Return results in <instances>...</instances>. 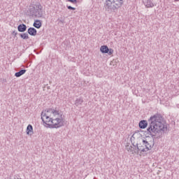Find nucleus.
Wrapping results in <instances>:
<instances>
[{
	"label": "nucleus",
	"instance_id": "1",
	"mask_svg": "<svg viewBox=\"0 0 179 179\" xmlns=\"http://www.w3.org/2000/svg\"><path fill=\"white\" fill-rule=\"evenodd\" d=\"M138 127L140 129L147 128V135H150L152 139H160L163 134L167 132V123L160 113L151 116L148 120H141Z\"/></svg>",
	"mask_w": 179,
	"mask_h": 179
},
{
	"label": "nucleus",
	"instance_id": "2",
	"mask_svg": "<svg viewBox=\"0 0 179 179\" xmlns=\"http://www.w3.org/2000/svg\"><path fill=\"white\" fill-rule=\"evenodd\" d=\"M122 5H124V0H106L105 9L108 11L113 10V12H115Z\"/></svg>",
	"mask_w": 179,
	"mask_h": 179
},
{
	"label": "nucleus",
	"instance_id": "3",
	"mask_svg": "<svg viewBox=\"0 0 179 179\" xmlns=\"http://www.w3.org/2000/svg\"><path fill=\"white\" fill-rule=\"evenodd\" d=\"M27 15L31 17H43V6L37 3L31 6L27 10Z\"/></svg>",
	"mask_w": 179,
	"mask_h": 179
},
{
	"label": "nucleus",
	"instance_id": "4",
	"mask_svg": "<svg viewBox=\"0 0 179 179\" xmlns=\"http://www.w3.org/2000/svg\"><path fill=\"white\" fill-rule=\"evenodd\" d=\"M57 115H59V117H56L55 119L52 118L50 124H48L46 128L58 129L64 127V114L60 111L59 114H57Z\"/></svg>",
	"mask_w": 179,
	"mask_h": 179
},
{
	"label": "nucleus",
	"instance_id": "5",
	"mask_svg": "<svg viewBox=\"0 0 179 179\" xmlns=\"http://www.w3.org/2000/svg\"><path fill=\"white\" fill-rule=\"evenodd\" d=\"M41 120L42 122H43L45 127H48V124H51V121L52 120V117H50V115L48 113H44L42 111L41 113Z\"/></svg>",
	"mask_w": 179,
	"mask_h": 179
},
{
	"label": "nucleus",
	"instance_id": "6",
	"mask_svg": "<svg viewBox=\"0 0 179 179\" xmlns=\"http://www.w3.org/2000/svg\"><path fill=\"white\" fill-rule=\"evenodd\" d=\"M100 51L102 54H108V55H113L114 54V50L108 48V46L106 45L101 46Z\"/></svg>",
	"mask_w": 179,
	"mask_h": 179
},
{
	"label": "nucleus",
	"instance_id": "7",
	"mask_svg": "<svg viewBox=\"0 0 179 179\" xmlns=\"http://www.w3.org/2000/svg\"><path fill=\"white\" fill-rule=\"evenodd\" d=\"M45 114H53V115H57V114H59V110H57V108H47L45 110Z\"/></svg>",
	"mask_w": 179,
	"mask_h": 179
},
{
	"label": "nucleus",
	"instance_id": "8",
	"mask_svg": "<svg viewBox=\"0 0 179 179\" xmlns=\"http://www.w3.org/2000/svg\"><path fill=\"white\" fill-rule=\"evenodd\" d=\"M27 30V26L25 24H20L17 26V31H20V33H24Z\"/></svg>",
	"mask_w": 179,
	"mask_h": 179
},
{
	"label": "nucleus",
	"instance_id": "9",
	"mask_svg": "<svg viewBox=\"0 0 179 179\" xmlns=\"http://www.w3.org/2000/svg\"><path fill=\"white\" fill-rule=\"evenodd\" d=\"M133 145L134 146V148H136V149H137L138 153H139V152H141V153H142V152H148V151H146V148H145V145L144 146L143 145L138 146V143H136V145L133 144Z\"/></svg>",
	"mask_w": 179,
	"mask_h": 179
},
{
	"label": "nucleus",
	"instance_id": "10",
	"mask_svg": "<svg viewBox=\"0 0 179 179\" xmlns=\"http://www.w3.org/2000/svg\"><path fill=\"white\" fill-rule=\"evenodd\" d=\"M27 33L29 36H37V29L34 27H29L27 30Z\"/></svg>",
	"mask_w": 179,
	"mask_h": 179
},
{
	"label": "nucleus",
	"instance_id": "11",
	"mask_svg": "<svg viewBox=\"0 0 179 179\" xmlns=\"http://www.w3.org/2000/svg\"><path fill=\"white\" fill-rule=\"evenodd\" d=\"M143 145L145 146L147 152H149V150H151L152 148H153V146H152V145H150L146 140H143Z\"/></svg>",
	"mask_w": 179,
	"mask_h": 179
},
{
	"label": "nucleus",
	"instance_id": "12",
	"mask_svg": "<svg viewBox=\"0 0 179 179\" xmlns=\"http://www.w3.org/2000/svg\"><path fill=\"white\" fill-rule=\"evenodd\" d=\"M34 27L36 29H41L43 26V23L41 22V20H35L33 24Z\"/></svg>",
	"mask_w": 179,
	"mask_h": 179
},
{
	"label": "nucleus",
	"instance_id": "13",
	"mask_svg": "<svg viewBox=\"0 0 179 179\" xmlns=\"http://www.w3.org/2000/svg\"><path fill=\"white\" fill-rule=\"evenodd\" d=\"M27 135H33L34 132L33 131V126L31 124H29L27 127L26 130Z\"/></svg>",
	"mask_w": 179,
	"mask_h": 179
},
{
	"label": "nucleus",
	"instance_id": "14",
	"mask_svg": "<svg viewBox=\"0 0 179 179\" xmlns=\"http://www.w3.org/2000/svg\"><path fill=\"white\" fill-rule=\"evenodd\" d=\"M26 73V69H22L18 72H16L15 73V78H20V76H22V75H24Z\"/></svg>",
	"mask_w": 179,
	"mask_h": 179
},
{
	"label": "nucleus",
	"instance_id": "15",
	"mask_svg": "<svg viewBox=\"0 0 179 179\" xmlns=\"http://www.w3.org/2000/svg\"><path fill=\"white\" fill-rule=\"evenodd\" d=\"M145 6L146 8H153V6H155V4H153L152 0H146Z\"/></svg>",
	"mask_w": 179,
	"mask_h": 179
},
{
	"label": "nucleus",
	"instance_id": "16",
	"mask_svg": "<svg viewBox=\"0 0 179 179\" xmlns=\"http://www.w3.org/2000/svg\"><path fill=\"white\" fill-rule=\"evenodd\" d=\"M20 37L22 38V40H29V34L27 33H22V34H19Z\"/></svg>",
	"mask_w": 179,
	"mask_h": 179
},
{
	"label": "nucleus",
	"instance_id": "17",
	"mask_svg": "<svg viewBox=\"0 0 179 179\" xmlns=\"http://www.w3.org/2000/svg\"><path fill=\"white\" fill-rule=\"evenodd\" d=\"M82 103H83V98H78L75 101V106H82Z\"/></svg>",
	"mask_w": 179,
	"mask_h": 179
},
{
	"label": "nucleus",
	"instance_id": "18",
	"mask_svg": "<svg viewBox=\"0 0 179 179\" xmlns=\"http://www.w3.org/2000/svg\"><path fill=\"white\" fill-rule=\"evenodd\" d=\"M11 36H14L13 38H16L17 37V31H13L11 32Z\"/></svg>",
	"mask_w": 179,
	"mask_h": 179
},
{
	"label": "nucleus",
	"instance_id": "19",
	"mask_svg": "<svg viewBox=\"0 0 179 179\" xmlns=\"http://www.w3.org/2000/svg\"><path fill=\"white\" fill-rule=\"evenodd\" d=\"M67 8L69 9V10H76L75 7H72L71 6H67Z\"/></svg>",
	"mask_w": 179,
	"mask_h": 179
},
{
	"label": "nucleus",
	"instance_id": "20",
	"mask_svg": "<svg viewBox=\"0 0 179 179\" xmlns=\"http://www.w3.org/2000/svg\"><path fill=\"white\" fill-rule=\"evenodd\" d=\"M69 2H71V3H78V0H67Z\"/></svg>",
	"mask_w": 179,
	"mask_h": 179
},
{
	"label": "nucleus",
	"instance_id": "21",
	"mask_svg": "<svg viewBox=\"0 0 179 179\" xmlns=\"http://www.w3.org/2000/svg\"><path fill=\"white\" fill-rule=\"evenodd\" d=\"M59 23H64V21L59 20Z\"/></svg>",
	"mask_w": 179,
	"mask_h": 179
},
{
	"label": "nucleus",
	"instance_id": "22",
	"mask_svg": "<svg viewBox=\"0 0 179 179\" xmlns=\"http://www.w3.org/2000/svg\"><path fill=\"white\" fill-rule=\"evenodd\" d=\"M131 138H135V137H134V134L131 136Z\"/></svg>",
	"mask_w": 179,
	"mask_h": 179
},
{
	"label": "nucleus",
	"instance_id": "23",
	"mask_svg": "<svg viewBox=\"0 0 179 179\" xmlns=\"http://www.w3.org/2000/svg\"><path fill=\"white\" fill-rule=\"evenodd\" d=\"M94 179H96V178H94Z\"/></svg>",
	"mask_w": 179,
	"mask_h": 179
},
{
	"label": "nucleus",
	"instance_id": "24",
	"mask_svg": "<svg viewBox=\"0 0 179 179\" xmlns=\"http://www.w3.org/2000/svg\"><path fill=\"white\" fill-rule=\"evenodd\" d=\"M176 1H178V0H176Z\"/></svg>",
	"mask_w": 179,
	"mask_h": 179
}]
</instances>
